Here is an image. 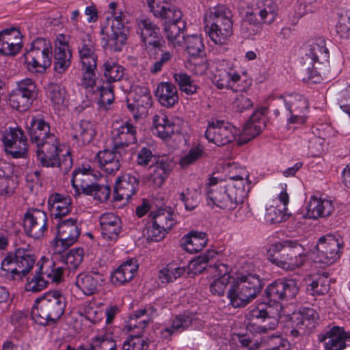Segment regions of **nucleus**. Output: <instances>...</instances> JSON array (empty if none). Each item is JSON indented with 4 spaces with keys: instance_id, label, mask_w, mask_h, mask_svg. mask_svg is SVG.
Wrapping results in <instances>:
<instances>
[{
    "instance_id": "obj_33",
    "label": "nucleus",
    "mask_w": 350,
    "mask_h": 350,
    "mask_svg": "<svg viewBox=\"0 0 350 350\" xmlns=\"http://www.w3.org/2000/svg\"><path fill=\"white\" fill-rule=\"evenodd\" d=\"M265 126V120L261 111H255L247 120L242 131H240L239 142L245 143L258 135Z\"/></svg>"
},
{
    "instance_id": "obj_48",
    "label": "nucleus",
    "mask_w": 350,
    "mask_h": 350,
    "mask_svg": "<svg viewBox=\"0 0 350 350\" xmlns=\"http://www.w3.org/2000/svg\"><path fill=\"white\" fill-rule=\"evenodd\" d=\"M216 255L217 253L213 250L207 251L203 255L198 256L191 260L189 264V269L193 274L201 273L204 270L208 273V269L212 265L209 264V260Z\"/></svg>"
},
{
    "instance_id": "obj_21",
    "label": "nucleus",
    "mask_w": 350,
    "mask_h": 350,
    "mask_svg": "<svg viewBox=\"0 0 350 350\" xmlns=\"http://www.w3.org/2000/svg\"><path fill=\"white\" fill-rule=\"evenodd\" d=\"M98 172L88 164L76 169L72 173L71 180L75 195L90 193L94 185V181L98 179Z\"/></svg>"
},
{
    "instance_id": "obj_27",
    "label": "nucleus",
    "mask_w": 350,
    "mask_h": 350,
    "mask_svg": "<svg viewBox=\"0 0 350 350\" xmlns=\"http://www.w3.org/2000/svg\"><path fill=\"white\" fill-rule=\"evenodd\" d=\"M99 221L103 238L107 241H116L122 232L120 218L112 213H105L100 215Z\"/></svg>"
},
{
    "instance_id": "obj_2",
    "label": "nucleus",
    "mask_w": 350,
    "mask_h": 350,
    "mask_svg": "<svg viewBox=\"0 0 350 350\" xmlns=\"http://www.w3.org/2000/svg\"><path fill=\"white\" fill-rule=\"evenodd\" d=\"M282 307L279 304H276L275 306L270 304L260 305L251 310L250 316L252 318L262 319V323L254 325L250 323L247 325V329L256 334H267L278 327L279 319L284 318L283 321H285L286 327V332H289L293 336L296 337L312 329L317 319V312L314 309L309 308L294 312L291 315L282 314Z\"/></svg>"
},
{
    "instance_id": "obj_61",
    "label": "nucleus",
    "mask_w": 350,
    "mask_h": 350,
    "mask_svg": "<svg viewBox=\"0 0 350 350\" xmlns=\"http://www.w3.org/2000/svg\"><path fill=\"white\" fill-rule=\"evenodd\" d=\"M92 187V191L88 193L87 195L93 196L95 199L100 202H104L109 199L111 193L109 185L94 184Z\"/></svg>"
},
{
    "instance_id": "obj_19",
    "label": "nucleus",
    "mask_w": 350,
    "mask_h": 350,
    "mask_svg": "<svg viewBox=\"0 0 350 350\" xmlns=\"http://www.w3.org/2000/svg\"><path fill=\"white\" fill-rule=\"evenodd\" d=\"M127 96V107L135 119L144 118L148 115L152 105V96L148 89H129Z\"/></svg>"
},
{
    "instance_id": "obj_53",
    "label": "nucleus",
    "mask_w": 350,
    "mask_h": 350,
    "mask_svg": "<svg viewBox=\"0 0 350 350\" xmlns=\"http://www.w3.org/2000/svg\"><path fill=\"white\" fill-rule=\"evenodd\" d=\"M104 76L109 83L120 81L123 77L124 68L111 60L104 64Z\"/></svg>"
},
{
    "instance_id": "obj_15",
    "label": "nucleus",
    "mask_w": 350,
    "mask_h": 350,
    "mask_svg": "<svg viewBox=\"0 0 350 350\" xmlns=\"http://www.w3.org/2000/svg\"><path fill=\"white\" fill-rule=\"evenodd\" d=\"M299 291L297 281L293 279L279 280L270 284L265 289L268 303L266 305L275 306L280 301L293 298Z\"/></svg>"
},
{
    "instance_id": "obj_55",
    "label": "nucleus",
    "mask_w": 350,
    "mask_h": 350,
    "mask_svg": "<svg viewBox=\"0 0 350 350\" xmlns=\"http://www.w3.org/2000/svg\"><path fill=\"white\" fill-rule=\"evenodd\" d=\"M185 208L189 211L194 209L200 202V191L198 189H187L180 195Z\"/></svg>"
},
{
    "instance_id": "obj_62",
    "label": "nucleus",
    "mask_w": 350,
    "mask_h": 350,
    "mask_svg": "<svg viewBox=\"0 0 350 350\" xmlns=\"http://www.w3.org/2000/svg\"><path fill=\"white\" fill-rule=\"evenodd\" d=\"M84 314L86 319L93 323L99 322L103 317L101 309L93 304H88L84 306Z\"/></svg>"
},
{
    "instance_id": "obj_60",
    "label": "nucleus",
    "mask_w": 350,
    "mask_h": 350,
    "mask_svg": "<svg viewBox=\"0 0 350 350\" xmlns=\"http://www.w3.org/2000/svg\"><path fill=\"white\" fill-rule=\"evenodd\" d=\"M160 226L156 225L151 221L146 226V234L147 239L152 241H159L163 239L165 233L167 232L165 229H161Z\"/></svg>"
},
{
    "instance_id": "obj_32",
    "label": "nucleus",
    "mask_w": 350,
    "mask_h": 350,
    "mask_svg": "<svg viewBox=\"0 0 350 350\" xmlns=\"http://www.w3.org/2000/svg\"><path fill=\"white\" fill-rule=\"evenodd\" d=\"M111 137L115 148L127 146L136 142V129L129 122H124L113 129Z\"/></svg>"
},
{
    "instance_id": "obj_6",
    "label": "nucleus",
    "mask_w": 350,
    "mask_h": 350,
    "mask_svg": "<svg viewBox=\"0 0 350 350\" xmlns=\"http://www.w3.org/2000/svg\"><path fill=\"white\" fill-rule=\"evenodd\" d=\"M267 258L272 264L284 270L293 271L306 262L307 255L298 243L284 240L269 246Z\"/></svg>"
},
{
    "instance_id": "obj_47",
    "label": "nucleus",
    "mask_w": 350,
    "mask_h": 350,
    "mask_svg": "<svg viewBox=\"0 0 350 350\" xmlns=\"http://www.w3.org/2000/svg\"><path fill=\"white\" fill-rule=\"evenodd\" d=\"M185 272V268L176 262H170L159 272V279L163 283L172 282Z\"/></svg>"
},
{
    "instance_id": "obj_3",
    "label": "nucleus",
    "mask_w": 350,
    "mask_h": 350,
    "mask_svg": "<svg viewBox=\"0 0 350 350\" xmlns=\"http://www.w3.org/2000/svg\"><path fill=\"white\" fill-rule=\"evenodd\" d=\"M252 187L247 171L225 178L218 174L211 176L206 187V202L211 208L229 211L235 209L245 198Z\"/></svg>"
},
{
    "instance_id": "obj_12",
    "label": "nucleus",
    "mask_w": 350,
    "mask_h": 350,
    "mask_svg": "<svg viewBox=\"0 0 350 350\" xmlns=\"http://www.w3.org/2000/svg\"><path fill=\"white\" fill-rule=\"evenodd\" d=\"M34 263L35 259L31 254L10 253L5 256L1 263V274L8 278H21L29 272Z\"/></svg>"
},
{
    "instance_id": "obj_8",
    "label": "nucleus",
    "mask_w": 350,
    "mask_h": 350,
    "mask_svg": "<svg viewBox=\"0 0 350 350\" xmlns=\"http://www.w3.org/2000/svg\"><path fill=\"white\" fill-rule=\"evenodd\" d=\"M232 14L225 5H219L210 10L206 27L211 40L216 44L227 43L232 34Z\"/></svg>"
},
{
    "instance_id": "obj_9",
    "label": "nucleus",
    "mask_w": 350,
    "mask_h": 350,
    "mask_svg": "<svg viewBox=\"0 0 350 350\" xmlns=\"http://www.w3.org/2000/svg\"><path fill=\"white\" fill-rule=\"evenodd\" d=\"M38 265L39 271L28 280L25 284L27 291L38 292L44 289L49 282H59L62 280L64 269L52 259L42 257Z\"/></svg>"
},
{
    "instance_id": "obj_41",
    "label": "nucleus",
    "mask_w": 350,
    "mask_h": 350,
    "mask_svg": "<svg viewBox=\"0 0 350 350\" xmlns=\"http://www.w3.org/2000/svg\"><path fill=\"white\" fill-rule=\"evenodd\" d=\"M171 161L167 159H159L151 167L149 174V180L156 187H161L171 171Z\"/></svg>"
},
{
    "instance_id": "obj_22",
    "label": "nucleus",
    "mask_w": 350,
    "mask_h": 350,
    "mask_svg": "<svg viewBox=\"0 0 350 350\" xmlns=\"http://www.w3.org/2000/svg\"><path fill=\"white\" fill-rule=\"evenodd\" d=\"M334 208L332 200L323 195L314 194L310 196L307 203L305 217L313 219L327 217L333 213Z\"/></svg>"
},
{
    "instance_id": "obj_24",
    "label": "nucleus",
    "mask_w": 350,
    "mask_h": 350,
    "mask_svg": "<svg viewBox=\"0 0 350 350\" xmlns=\"http://www.w3.org/2000/svg\"><path fill=\"white\" fill-rule=\"evenodd\" d=\"M280 187L281 191L278 197L280 204L275 202V204H271L266 208L265 219L270 224L282 222L288 217L287 206L289 202V197L286 191V185L280 184Z\"/></svg>"
},
{
    "instance_id": "obj_54",
    "label": "nucleus",
    "mask_w": 350,
    "mask_h": 350,
    "mask_svg": "<svg viewBox=\"0 0 350 350\" xmlns=\"http://www.w3.org/2000/svg\"><path fill=\"white\" fill-rule=\"evenodd\" d=\"M17 187L16 178L0 170V196L3 197L11 196Z\"/></svg>"
},
{
    "instance_id": "obj_45",
    "label": "nucleus",
    "mask_w": 350,
    "mask_h": 350,
    "mask_svg": "<svg viewBox=\"0 0 350 350\" xmlns=\"http://www.w3.org/2000/svg\"><path fill=\"white\" fill-rule=\"evenodd\" d=\"M149 217L156 225L161 226L160 227L161 229L167 231L170 230L176 223L174 215L166 209H159L151 212Z\"/></svg>"
},
{
    "instance_id": "obj_64",
    "label": "nucleus",
    "mask_w": 350,
    "mask_h": 350,
    "mask_svg": "<svg viewBox=\"0 0 350 350\" xmlns=\"http://www.w3.org/2000/svg\"><path fill=\"white\" fill-rule=\"evenodd\" d=\"M99 90L100 98L98 104L100 108L105 110L110 109V105L114 100V93L113 89H98Z\"/></svg>"
},
{
    "instance_id": "obj_63",
    "label": "nucleus",
    "mask_w": 350,
    "mask_h": 350,
    "mask_svg": "<svg viewBox=\"0 0 350 350\" xmlns=\"http://www.w3.org/2000/svg\"><path fill=\"white\" fill-rule=\"evenodd\" d=\"M0 40L22 44V36L18 29L12 27L0 31Z\"/></svg>"
},
{
    "instance_id": "obj_28",
    "label": "nucleus",
    "mask_w": 350,
    "mask_h": 350,
    "mask_svg": "<svg viewBox=\"0 0 350 350\" xmlns=\"http://www.w3.org/2000/svg\"><path fill=\"white\" fill-rule=\"evenodd\" d=\"M350 338V333L342 327L334 326L325 334L321 336L320 341L325 350H342L346 348V341Z\"/></svg>"
},
{
    "instance_id": "obj_7",
    "label": "nucleus",
    "mask_w": 350,
    "mask_h": 350,
    "mask_svg": "<svg viewBox=\"0 0 350 350\" xmlns=\"http://www.w3.org/2000/svg\"><path fill=\"white\" fill-rule=\"evenodd\" d=\"M66 299L61 291L46 292L37 299L31 309L32 319L38 324L46 325L57 321L64 312Z\"/></svg>"
},
{
    "instance_id": "obj_50",
    "label": "nucleus",
    "mask_w": 350,
    "mask_h": 350,
    "mask_svg": "<svg viewBox=\"0 0 350 350\" xmlns=\"http://www.w3.org/2000/svg\"><path fill=\"white\" fill-rule=\"evenodd\" d=\"M184 44H186V49L188 54L192 57L200 56L204 51V45L201 36L198 35H190L185 36Z\"/></svg>"
},
{
    "instance_id": "obj_29",
    "label": "nucleus",
    "mask_w": 350,
    "mask_h": 350,
    "mask_svg": "<svg viewBox=\"0 0 350 350\" xmlns=\"http://www.w3.org/2000/svg\"><path fill=\"white\" fill-rule=\"evenodd\" d=\"M77 49L81 66L89 69L96 68L97 55L89 34L81 35L78 41Z\"/></svg>"
},
{
    "instance_id": "obj_56",
    "label": "nucleus",
    "mask_w": 350,
    "mask_h": 350,
    "mask_svg": "<svg viewBox=\"0 0 350 350\" xmlns=\"http://www.w3.org/2000/svg\"><path fill=\"white\" fill-rule=\"evenodd\" d=\"M204 148L198 145L192 147L187 152L180 158L179 164L182 167H186L198 161L203 154Z\"/></svg>"
},
{
    "instance_id": "obj_11",
    "label": "nucleus",
    "mask_w": 350,
    "mask_h": 350,
    "mask_svg": "<svg viewBox=\"0 0 350 350\" xmlns=\"http://www.w3.org/2000/svg\"><path fill=\"white\" fill-rule=\"evenodd\" d=\"M240 130L231 123L217 119L208 121L205 137L208 142L222 146L239 138Z\"/></svg>"
},
{
    "instance_id": "obj_26",
    "label": "nucleus",
    "mask_w": 350,
    "mask_h": 350,
    "mask_svg": "<svg viewBox=\"0 0 350 350\" xmlns=\"http://www.w3.org/2000/svg\"><path fill=\"white\" fill-rule=\"evenodd\" d=\"M200 326V321L196 314L187 312L177 315L170 327L161 331V334L163 338H167L176 332H182L187 328L198 329Z\"/></svg>"
},
{
    "instance_id": "obj_38",
    "label": "nucleus",
    "mask_w": 350,
    "mask_h": 350,
    "mask_svg": "<svg viewBox=\"0 0 350 350\" xmlns=\"http://www.w3.org/2000/svg\"><path fill=\"white\" fill-rule=\"evenodd\" d=\"M36 94L35 89H13L10 94V105L18 111H25L31 105Z\"/></svg>"
},
{
    "instance_id": "obj_59",
    "label": "nucleus",
    "mask_w": 350,
    "mask_h": 350,
    "mask_svg": "<svg viewBox=\"0 0 350 350\" xmlns=\"http://www.w3.org/2000/svg\"><path fill=\"white\" fill-rule=\"evenodd\" d=\"M65 94L66 89H51L50 96L55 110L61 111L66 107Z\"/></svg>"
},
{
    "instance_id": "obj_44",
    "label": "nucleus",
    "mask_w": 350,
    "mask_h": 350,
    "mask_svg": "<svg viewBox=\"0 0 350 350\" xmlns=\"http://www.w3.org/2000/svg\"><path fill=\"white\" fill-rule=\"evenodd\" d=\"M111 32L109 34L107 43V46L114 51H120L125 44L127 39L124 26L120 24L116 26L113 23L111 25Z\"/></svg>"
},
{
    "instance_id": "obj_18",
    "label": "nucleus",
    "mask_w": 350,
    "mask_h": 350,
    "mask_svg": "<svg viewBox=\"0 0 350 350\" xmlns=\"http://www.w3.org/2000/svg\"><path fill=\"white\" fill-rule=\"evenodd\" d=\"M48 217L46 213L40 209L27 210L23 217V227L26 234L39 239L44 236L46 231Z\"/></svg>"
},
{
    "instance_id": "obj_40",
    "label": "nucleus",
    "mask_w": 350,
    "mask_h": 350,
    "mask_svg": "<svg viewBox=\"0 0 350 350\" xmlns=\"http://www.w3.org/2000/svg\"><path fill=\"white\" fill-rule=\"evenodd\" d=\"M99 165L107 174H112L120 169V154L115 150L105 149L97 153Z\"/></svg>"
},
{
    "instance_id": "obj_13",
    "label": "nucleus",
    "mask_w": 350,
    "mask_h": 350,
    "mask_svg": "<svg viewBox=\"0 0 350 350\" xmlns=\"http://www.w3.org/2000/svg\"><path fill=\"white\" fill-rule=\"evenodd\" d=\"M278 11V6L273 0L254 1L246 11L245 21L254 25L260 22L271 24L276 18Z\"/></svg>"
},
{
    "instance_id": "obj_34",
    "label": "nucleus",
    "mask_w": 350,
    "mask_h": 350,
    "mask_svg": "<svg viewBox=\"0 0 350 350\" xmlns=\"http://www.w3.org/2000/svg\"><path fill=\"white\" fill-rule=\"evenodd\" d=\"M138 270L137 260L129 258L122 262L111 274V281L113 284L120 285L131 281Z\"/></svg>"
},
{
    "instance_id": "obj_52",
    "label": "nucleus",
    "mask_w": 350,
    "mask_h": 350,
    "mask_svg": "<svg viewBox=\"0 0 350 350\" xmlns=\"http://www.w3.org/2000/svg\"><path fill=\"white\" fill-rule=\"evenodd\" d=\"M155 96L160 104L166 107L174 106L178 100L176 89H157Z\"/></svg>"
},
{
    "instance_id": "obj_1",
    "label": "nucleus",
    "mask_w": 350,
    "mask_h": 350,
    "mask_svg": "<svg viewBox=\"0 0 350 350\" xmlns=\"http://www.w3.org/2000/svg\"><path fill=\"white\" fill-rule=\"evenodd\" d=\"M209 288L212 294L224 295L228 284L227 297L234 308L244 307L256 298L262 287L258 270L252 262H247L232 275L231 268L217 262L208 269Z\"/></svg>"
},
{
    "instance_id": "obj_31",
    "label": "nucleus",
    "mask_w": 350,
    "mask_h": 350,
    "mask_svg": "<svg viewBox=\"0 0 350 350\" xmlns=\"http://www.w3.org/2000/svg\"><path fill=\"white\" fill-rule=\"evenodd\" d=\"M329 53L323 38H317L310 41L306 53V61L310 60L308 65L313 67L314 63L323 64L329 62Z\"/></svg>"
},
{
    "instance_id": "obj_30",
    "label": "nucleus",
    "mask_w": 350,
    "mask_h": 350,
    "mask_svg": "<svg viewBox=\"0 0 350 350\" xmlns=\"http://www.w3.org/2000/svg\"><path fill=\"white\" fill-rule=\"evenodd\" d=\"M71 52L68 43L63 35L57 38L54 49V69L59 73H62L70 66Z\"/></svg>"
},
{
    "instance_id": "obj_4",
    "label": "nucleus",
    "mask_w": 350,
    "mask_h": 350,
    "mask_svg": "<svg viewBox=\"0 0 350 350\" xmlns=\"http://www.w3.org/2000/svg\"><path fill=\"white\" fill-rule=\"evenodd\" d=\"M26 129L32 143L37 146V158L42 166L59 167L61 170L66 172L72 166V162L68 150L63 154V159L60 161L59 154L63 152L57 137L49 133V125L42 119V116H28Z\"/></svg>"
},
{
    "instance_id": "obj_51",
    "label": "nucleus",
    "mask_w": 350,
    "mask_h": 350,
    "mask_svg": "<svg viewBox=\"0 0 350 350\" xmlns=\"http://www.w3.org/2000/svg\"><path fill=\"white\" fill-rule=\"evenodd\" d=\"M230 342L247 350H256L260 346V341L252 338L247 334L233 333L231 335Z\"/></svg>"
},
{
    "instance_id": "obj_20",
    "label": "nucleus",
    "mask_w": 350,
    "mask_h": 350,
    "mask_svg": "<svg viewBox=\"0 0 350 350\" xmlns=\"http://www.w3.org/2000/svg\"><path fill=\"white\" fill-rule=\"evenodd\" d=\"M316 249L318 252L315 262L331 265L340 258V244L332 235L324 236L319 239Z\"/></svg>"
},
{
    "instance_id": "obj_17",
    "label": "nucleus",
    "mask_w": 350,
    "mask_h": 350,
    "mask_svg": "<svg viewBox=\"0 0 350 350\" xmlns=\"http://www.w3.org/2000/svg\"><path fill=\"white\" fill-rule=\"evenodd\" d=\"M136 33L147 51L159 49L161 46L160 28L148 17L137 18Z\"/></svg>"
},
{
    "instance_id": "obj_39",
    "label": "nucleus",
    "mask_w": 350,
    "mask_h": 350,
    "mask_svg": "<svg viewBox=\"0 0 350 350\" xmlns=\"http://www.w3.org/2000/svg\"><path fill=\"white\" fill-rule=\"evenodd\" d=\"M206 243V233L195 230L185 234L180 240V245L183 249L191 254L201 251L205 247Z\"/></svg>"
},
{
    "instance_id": "obj_58",
    "label": "nucleus",
    "mask_w": 350,
    "mask_h": 350,
    "mask_svg": "<svg viewBox=\"0 0 350 350\" xmlns=\"http://www.w3.org/2000/svg\"><path fill=\"white\" fill-rule=\"evenodd\" d=\"M83 258V250L82 248H74L70 250L65 258V262L69 269H76L82 262Z\"/></svg>"
},
{
    "instance_id": "obj_16",
    "label": "nucleus",
    "mask_w": 350,
    "mask_h": 350,
    "mask_svg": "<svg viewBox=\"0 0 350 350\" xmlns=\"http://www.w3.org/2000/svg\"><path fill=\"white\" fill-rule=\"evenodd\" d=\"M183 120L177 117L169 118L166 112L159 110L152 117V133L154 135L162 139H167L173 135L181 132Z\"/></svg>"
},
{
    "instance_id": "obj_43",
    "label": "nucleus",
    "mask_w": 350,
    "mask_h": 350,
    "mask_svg": "<svg viewBox=\"0 0 350 350\" xmlns=\"http://www.w3.org/2000/svg\"><path fill=\"white\" fill-rule=\"evenodd\" d=\"M310 282L307 286V291L312 295H324L329 290L330 278L326 272L310 275Z\"/></svg>"
},
{
    "instance_id": "obj_35",
    "label": "nucleus",
    "mask_w": 350,
    "mask_h": 350,
    "mask_svg": "<svg viewBox=\"0 0 350 350\" xmlns=\"http://www.w3.org/2000/svg\"><path fill=\"white\" fill-rule=\"evenodd\" d=\"M158 307L149 306L142 309H139L132 314L125 325V328L131 331L134 328H139L143 330L148 321L157 315Z\"/></svg>"
},
{
    "instance_id": "obj_14",
    "label": "nucleus",
    "mask_w": 350,
    "mask_h": 350,
    "mask_svg": "<svg viewBox=\"0 0 350 350\" xmlns=\"http://www.w3.org/2000/svg\"><path fill=\"white\" fill-rule=\"evenodd\" d=\"M1 141L5 154L13 159H23L27 156V139L23 131L18 128L6 129Z\"/></svg>"
},
{
    "instance_id": "obj_36",
    "label": "nucleus",
    "mask_w": 350,
    "mask_h": 350,
    "mask_svg": "<svg viewBox=\"0 0 350 350\" xmlns=\"http://www.w3.org/2000/svg\"><path fill=\"white\" fill-rule=\"evenodd\" d=\"M47 204L51 216L55 219L66 215L72 208L71 198L57 193L49 196Z\"/></svg>"
},
{
    "instance_id": "obj_10",
    "label": "nucleus",
    "mask_w": 350,
    "mask_h": 350,
    "mask_svg": "<svg viewBox=\"0 0 350 350\" xmlns=\"http://www.w3.org/2000/svg\"><path fill=\"white\" fill-rule=\"evenodd\" d=\"M27 68L32 72H43L52 63V46L49 41L37 38L25 54Z\"/></svg>"
},
{
    "instance_id": "obj_37",
    "label": "nucleus",
    "mask_w": 350,
    "mask_h": 350,
    "mask_svg": "<svg viewBox=\"0 0 350 350\" xmlns=\"http://www.w3.org/2000/svg\"><path fill=\"white\" fill-rule=\"evenodd\" d=\"M57 235L64 241L75 243L81 233L80 224L77 217L59 221L57 226Z\"/></svg>"
},
{
    "instance_id": "obj_42",
    "label": "nucleus",
    "mask_w": 350,
    "mask_h": 350,
    "mask_svg": "<svg viewBox=\"0 0 350 350\" xmlns=\"http://www.w3.org/2000/svg\"><path fill=\"white\" fill-rule=\"evenodd\" d=\"M280 98L282 99L286 109L290 113H307L309 108L308 101L302 95L293 92L284 94Z\"/></svg>"
},
{
    "instance_id": "obj_25",
    "label": "nucleus",
    "mask_w": 350,
    "mask_h": 350,
    "mask_svg": "<svg viewBox=\"0 0 350 350\" xmlns=\"http://www.w3.org/2000/svg\"><path fill=\"white\" fill-rule=\"evenodd\" d=\"M139 186L137 178L130 174L119 176L115 184L113 199L116 201L129 202L136 193Z\"/></svg>"
},
{
    "instance_id": "obj_49",
    "label": "nucleus",
    "mask_w": 350,
    "mask_h": 350,
    "mask_svg": "<svg viewBox=\"0 0 350 350\" xmlns=\"http://www.w3.org/2000/svg\"><path fill=\"white\" fill-rule=\"evenodd\" d=\"M260 345L267 346L268 350H290V344L278 334L263 336Z\"/></svg>"
},
{
    "instance_id": "obj_46",
    "label": "nucleus",
    "mask_w": 350,
    "mask_h": 350,
    "mask_svg": "<svg viewBox=\"0 0 350 350\" xmlns=\"http://www.w3.org/2000/svg\"><path fill=\"white\" fill-rule=\"evenodd\" d=\"M75 137L83 144L90 143L95 135V124L91 121L81 120L75 128Z\"/></svg>"
},
{
    "instance_id": "obj_23",
    "label": "nucleus",
    "mask_w": 350,
    "mask_h": 350,
    "mask_svg": "<svg viewBox=\"0 0 350 350\" xmlns=\"http://www.w3.org/2000/svg\"><path fill=\"white\" fill-rule=\"evenodd\" d=\"M105 281V276L99 272L81 273L76 277L75 286L85 296L98 293Z\"/></svg>"
},
{
    "instance_id": "obj_5",
    "label": "nucleus",
    "mask_w": 350,
    "mask_h": 350,
    "mask_svg": "<svg viewBox=\"0 0 350 350\" xmlns=\"http://www.w3.org/2000/svg\"><path fill=\"white\" fill-rule=\"evenodd\" d=\"M147 3L154 16L164 21L163 31L169 44L180 47L184 42L186 29L182 11L165 0H147Z\"/></svg>"
},
{
    "instance_id": "obj_57",
    "label": "nucleus",
    "mask_w": 350,
    "mask_h": 350,
    "mask_svg": "<svg viewBox=\"0 0 350 350\" xmlns=\"http://www.w3.org/2000/svg\"><path fill=\"white\" fill-rule=\"evenodd\" d=\"M146 346L145 338L138 334L130 336L123 342L122 350H144Z\"/></svg>"
}]
</instances>
